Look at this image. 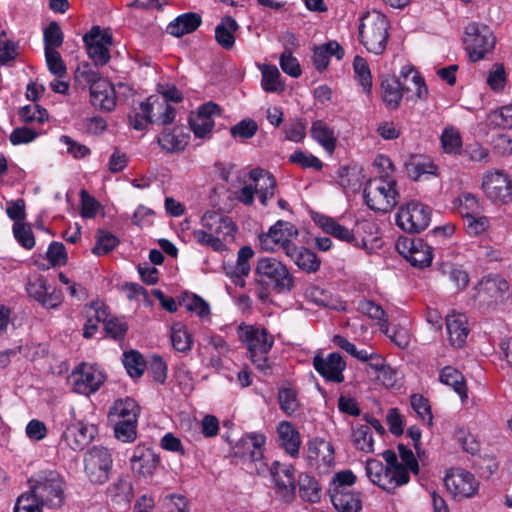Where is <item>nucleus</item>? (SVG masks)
<instances>
[{
  "instance_id": "f257e3e1",
  "label": "nucleus",
  "mask_w": 512,
  "mask_h": 512,
  "mask_svg": "<svg viewBox=\"0 0 512 512\" xmlns=\"http://www.w3.org/2000/svg\"><path fill=\"white\" fill-rule=\"evenodd\" d=\"M253 285L257 299L265 303L272 292L290 294L296 286V281L286 264L276 257L264 256L257 259Z\"/></svg>"
},
{
  "instance_id": "f03ea898",
  "label": "nucleus",
  "mask_w": 512,
  "mask_h": 512,
  "mask_svg": "<svg viewBox=\"0 0 512 512\" xmlns=\"http://www.w3.org/2000/svg\"><path fill=\"white\" fill-rule=\"evenodd\" d=\"M201 224L203 229L192 232L194 240L218 252L226 249L224 241L227 237H233L236 232L233 220L217 211L205 212L201 218Z\"/></svg>"
},
{
  "instance_id": "7ed1b4c3",
  "label": "nucleus",
  "mask_w": 512,
  "mask_h": 512,
  "mask_svg": "<svg viewBox=\"0 0 512 512\" xmlns=\"http://www.w3.org/2000/svg\"><path fill=\"white\" fill-rule=\"evenodd\" d=\"M238 337L246 345L248 357L256 369L267 373L270 370L268 354L274 344V338L260 326L241 324Z\"/></svg>"
},
{
  "instance_id": "20e7f679",
  "label": "nucleus",
  "mask_w": 512,
  "mask_h": 512,
  "mask_svg": "<svg viewBox=\"0 0 512 512\" xmlns=\"http://www.w3.org/2000/svg\"><path fill=\"white\" fill-rule=\"evenodd\" d=\"M31 498L42 506L60 507L64 500L65 483L55 470H42L29 479Z\"/></svg>"
},
{
  "instance_id": "39448f33",
  "label": "nucleus",
  "mask_w": 512,
  "mask_h": 512,
  "mask_svg": "<svg viewBox=\"0 0 512 512\" xmlns=\"http://www.w3.org/2000/svg\"><path fill=\"white\" fill-rule=\"evenodd\" d=\"M389 22L386 16L378 11L365 14L359 26L361 43L376 55L382 54L389 39Z\"/></svg>"
},
{
  "instance_id": "423d86ee",
  "label": "nucleus",
  "mask_w": 512,
  "mask_h": 512,
  "mask_svg": "<svg viewBox=\"0 0 512 512\" xmlns=\"http://www.w3.org/2000/svg\"><path fill=\"white\" fill-rule=\"evenodd\" d=\"M366 205L374 211L387 213L399 201L396 181L384 177L370 179L363 191Z\"/></svg>"
},
{
  "instance_id": "0eeeda50",
  "label": "nucleus",
  "mask_w": 512,
  "mask_h": 512,
  "mask_svg": "<svg viewBox=\"0 0 512 512\" xmlns=\"http://www.w3.org/2000/svg\"><path fill=\"white\" fill-rule=\"evenodd\" d=\"M463 42L470 60L476 62L494 50L496 37L489 26L473 22L466 27Z\"/></svg>"
},
{
  "instance_id": "6e6552de",
  "label": "nucleus",
  "mask_w": 512,
  "mask_h": 512,
  "mask_svg": "<svg viewBox=\"0 0 512 512\" xmlns=\"http://www.w3.org/2000/svg\"><path fill=\"white\" fill-rule=\"evenodd\" d=\"M266 437L263 434H249L242 437L232 449V456L243 460L252 471L265 472L267 464L263 461Z\"/></svg>"
},
{
  "instance_id": "1a4fd4ad",
  "label": "nucleus",
  "mask_w": 512,
  "mask_h": 512,
  "mask_svg": "<svg viewBox=\"0 0 512 512\" xmlns=\"http://www.w3.org/2000/svg\"><path fill=\"white\" fill-rule=\"evenodd\" d=\"M431 208L419 201L412 200L402 205L396 216V224L403 231L411 234L424 231L431 222Z\"/></svg>"
},
{
  "instance_id": "9d476101",
  "label": "nucleus",
  "mask_w": 512,
  "mask_h": 512,
  "mask_svg": "<svg viewBox=\"0 0 512 512\" xmlns=\"http://www.w3.org/2000/svg\"><path fill=\"white\" fill-rule=\"evenodd\" d=\"M112 466V455L106 447L93 446L84 455V472L95 485L108 481Z\"/></svg>"
},
{
  "instance_id": "9b49d317",
  "label": "nucleus",
  "mask_w": 512,
  "mask_h": 512,
  "mask_svg": "<svg viewBox=\"0 0 512 512\" xmlns=\"http://www.w3.org/2000/svg\"><path fill=\"white\" fill-rule=\"evenodd\" d=\"M365 469L370 481L386 491L395 490L410 480V475L402 469L395 471L376 459H368Z\"/></svg>"
},
{
  "instance_id": "f8f14e48",
  "label": "nucleus",
  "mask_w": 512,
  "mask_h": 512,
  "mask_svg": "<svg viewBox=\"0 0 512 512\" xmlns=\"http://www.w3.org/2000/svg\"><path fill=\"white\" fill-rule=\"evenodd\" d=\"M298 236L297 227L288 221L278 220L272 225L268 232L261 233L259 238L260 247L266 252H274L276 246H281L286 253V249L289 246H295L292 244V240Z\"/></svg>"
},
{
  "instance_id": "ddd939ff",
  "label": "nucleus",
  "mask_w": 512,
  "mask_h": 512,
  "mask_svg": "<svg viewBox=\"0 0 512 512\" xmlns=\"http://www.w3.org/2000/svg\"><path fill=\"white\" fill-rule=\"evenodd\" d=\"M75 392L90 395L96 392L105 381L104 373L95 365L81 363L69 376Z\"/></svg>"
},
{
  "instance_id": "4468645a",
  "label": "nucleus",
  "mask_w": 512,
  "mask_h": 512,
  "mask_svg": "<svg viewBox=\"0 0 512 512\" xmlns=\"http://www.w3.org/2000/svg\"><path fill=\"white\" fill-rule=\"evenodd\" d=\"M396 249L414 267L425 268L432 263V248L422 239L400 237Z\"/></svg>"
},
{
  "instance_id": "2eb2a0df",
  "label": "nucleus",
  "mask_w": 512,
  "mask_h": 512,
  "mask_svg": "<svg viewBox=\"0 0 512 512\" xmlns=\"http://www.w3.org/2000/svg\"><path fill=\"white\" fill-rule=\"evenodd\" d=\"M83 42L87 48L89 57L95 65L103 66L110 59L109 46L112 45V35L108 31H102L99 26H93L83 36Z\"/></svg>"
},
{
  "instance_id": "dca6fc26",
  "label": "nucleus",
  "mask_w": 512,
  "mask_h": 512,
  "mask_svg": "<svg viewBox=\"0 0 512 512\" xmlns=\"http://www.w3.org/2000/svg\"><path fill=\"white\" fill-rule=\"evenodd\" d=\"M482 188L486 196L495 203L508 204L512 202V181L503 172L487 173L483 178Z\"/></svg>"
},
{
  "instance_id": "f3484780",
  "label": "nucleus",
  "mask_w": 512,
  "mask_h": 512,
  "mask_svg": "<svg viewBox=\"0 0 512 512\" xmlns=\"http://www.w3.org/2000/svg\"><path fill=\"white\" fill-rule=\"evenodd\" d=\"M270 475L276 494L286 502L292 501L296 491L294 467L275 461L270 468Z\"/></svg>"
},
{
  "instance_id": "a211bd4d",
  "label": "nucleus",
  "mask_w": 512,
  "mask_h": 512,
  "mask_svg": "<svg viewBox=\"0 0 512 512\" xmlns=\"http://www.w3.org/2000/svg\"><path fill=\"white\" fill-rule=\"evenodd\" d=\"M444 483L452 497L459 500L473 497L478 491V482L474 475L464 469L448 473Z\"/></svg>"
},
{
  "instance_id": "6ab92c4d",
  "label": "nucleus",
  "mask_w": 512,
  "mask_h": 512,
  "mask_svg": "<svg viewBox=\"0 0 512 512\" xmlns=\"http://www.w3.org/2000/svg\"><path fill=\"white\" fill-rule=\"evenodd\" d=\"M316 372L327 382L342 383L346 362L338 352H332L327 356L316 354L312 361Z\"/></svg>"
},
{
  "instance_id": "aec40b11",
  "label": "nucleus",
  "mask_w": 512,
  "mask_h": 512,
  "mask_svg": "<svg viewBox=\"0 0 512 512\" xmlns=\"http://www.w3.org/2000/svg\"><path fill=\"white\" fill-rule=\"evenodd\" d=\"M96 434L95 425L76 421L66 427L61 438L73 451H82L94 440Z\"/></svg>"
},
{
  "instance_id": "412c9836",
  "label": "nucleus",
  "mask_w": 512,
  "mask_h": 512,
  "mask_svg": "<svg viewBox=\"0 0 512 512\" xmlns=\"http://www.w3.org/2000/svg\"><path fill=\"white\" fill-rule=\"evenodd\" d=\"M26 289L30 297L47 309L57 308L63 301L62 292L55 288L51 289L42 276L29 281Z\"/></svg>"
},
{
  "instance_id": "4be33fe9",
  "label": "nucleus",
  "mask_w": 512,
  "mask_h": 512,
  "mask_svg": "<svg viewBox=\"0 0 512 512\" xmlns=\"http://www.w3.org/2000/svg\"><path fill=\"white\" fill-rule=\"evenodd\" d=\"M220 114V108L214 102L202 104L196 114L189 118V125L194 135L198 138L207 137L213 130L215 123L213 116Z\"/></svg>"
},
{
  "instance_id": "5701e85b",
  "label": "nucleus",
  "mask_w": 512,
  "mask_h": 512,
  "mask_svg": "<svg viewBox=\"0 0 512 512\" xmlns=\"http://www.w3.org/2000/svg\"><path fill=\"white\" fill-rule=\"evenodd\" d=\"M254 256V251L250 246H243L237 252V259L234 264L224 265V272L232 283L244 288L246 286L245 278L250 274V260Z\"/></svg>"
},
{
  "instance_id": "b1692460",
  "label": "nucleus",
  "mask_w": 512,
  "mask_h": 512,
  "mask_svg": "<svg viewBox=\"0 0 512 512\" xmlns=\"http://www.w3.org/2000/svg\"><path fill=\"white\" fill-rule=\"evenodd\" d=\"M133 472L142 477H149L154 474L159 463V456L146 445H137L130 458Z\"/></svg>"
},
{
  "instance_id": "393cba45",
  "label": "nucleus",
  "mask_w": 512,
  "mask_h": 512,
  "mask_svg": "<svg viewBox=\"0 0 512 512\" xmlns=\"http://www.w3.org/2000/svg\"><path fill=\"white\" fill-rule=\"evenodd\" d=\"M117 96L114 85L107 79L98 80L90 89L91 104L105 112L112 111L116 106Z\"/></svg>"
},
{
  "instance_id": "a878e982",
  "label": "nucleus",
  "mask_w": 512,
  "mask_h": 512,
  "mask_svg": "<svg viewBox=\"0 0 512 512\" xmlns=\"http://www.w3.org/2000/svg\"><path fill=\"white\" fill-rule=\"evenodd\" d=\"M307 458L315 468H327L334 462V447L324 439L314 438L308 443Z\"/></svg>"
},
{
  "instance_id": "bb28decb",
  "label": "nucleus",
  "mask_w": 512,
  "mask_h": 512,
  "mask_svg": "<svg viewBox=\"0 0 512 512\" xmlns=\"http://www.w3.org/2000/svg\"><path fill=\"white\" fill-rule=\"evenodd\" d=\"M400 84L405 94L414 93L415 99L426 100L428 97V88L420 73L412 66L405 65L400 71Z\"/></svg>"
},
{
  "instance_id": "cd10ccee",
  "label": "nucleus",
  "mask_w": 512,
  "mask_h": 512,
  "mask_svg": "<svg viewBox=\"0 0 512 512\" xmlns=\"http://www.w3.org/2000/svg\"><path fill=\"white\" fill-rule=\"evenodd\" d=\"M313 220L315 224L320 227L326 234H329L334 238L340 241H344L348 244H352L357 247L360 246V243L357 241L354 233L347 227L341 225L334 218L324 214L316 213L313 216Z\"/></svg>"
},
{
  "instance_id": "c85d7f7f",
  "label": "nucleus",
  "mask_w": 512,
  "mask_h": 512,
  "mask_svg": "<svg viewBox=\"0 0 512 512\" xmlns=\"http://www.w3.org/2000/svg\"><path fill=\"white\" fill-rule=\"evenodd\" d=\"M140 110L146 115V117H155L154 122L166 125L174 121L176 111L175 109L165 101H160L158 97L151 96L147 101L140 104Z\"/></svg>"
},
{
  "instance_id": "c756f323",
  "label": "nucleus",
  "mask_w": 512,
  "mask_h": 512,
  "mask_svg": "<svg viewBox=\"0 0 512 512\" xmlns=\"http://www.w3.org/2000/svg\"><path fill=\"white\" fill-rule=\"evenodd\" d=\"M276 432L280 447L291 457H298L302 440L295 426L289 421H281Z\"/></svg>"
},
{
  "instance_id": "7c9ffc66",
  "label": "nucleus",
  "mask_w": 512,
  "mask_h": 512,
  "mask_svg": "<svg viewBox=\"0 0 512 512\" xmlns=\"http://www.w3.org/2000/svg\"><path fill=\"white\" fill-rule=\"evenodd\" d=\"M446 330L449 343L455 348L463 347L469 334L466 315L461 313L449 314L446 318Z\"/></svg>"
},
{
  "instance_id": "2f4dec72",
  "label": "nucleus",
  "mask_w": 512,
  "mask_h": 512,
  "mask_svg": "<svg viewBox=\"0 0 512 512\" xmlns=\"http://www.w3.org/2000/svg\"><path fill=\"white\" fill-rule=\"evenodd\" d=\"M302 271L315 273L320 269L321 260L308 248L289 246L285 253Z\"/></svg>"
},
{
  "instance_id": "473e14b6",
  "label": "nucleus",
  "mask_w": 512,
  "mask_h": 512,
  "mask_svg": "<svg viewBox=\"0 0 512 512\" xmlns=\"http://www.w3.org/2000/svg\"><path fill=\"white\" fill-rule=\"evenodd\" d=\"M140 407L135 400L127 397L119 399L114 402L108 413V420L110 423H117L120 421H138Z\"/></svg>"
},
{
  "instance_id": "72a5a7b5",
  "label": "nucleus",
  "mask_w": 512,
  "mask_h": 512,
  "mask_svg": "<svg viewBox=\"0 0 512 512\" xmlns=\"http://www.w3.org/2000/svg\"><path fill=\"white\" fill-rule=\"evenodd\" d=\"M331 501L339 512H360L362 509L361 494L351 489L330 490Z\"/></svg>"
},
{
  "instance_id": "f704fd0d",
  "label": "nucleus",
  "mask_w": 512,
  "mask_h": 512,
  "mask_svg": "<svg viewBox=\"0 0 512 512\" xmlns=\"http://www.w3.org/2000/svg\"><path fill=\"white\" fill-rule=\"evenodd\" d=\"M83 313L87 320L83 327V336L87 339L94 336L98 330V324L105 321L107 312L105 305L99 301L84 306Z\"/></svg>"
},
{
  "instance_id": "c9c22d12",
  "label": "nucleus",
  "mask_w": 512,
  "mask_h": 512,
  "mask_svg": "<svg viewBox=\"0 0 512 512\" xmlns=\"http://www.w3.org/2000/svg\"><path fill=\"white\" fill-rule=\"evenodd\" d=\"M188 135L181 128L164 129L158 136L161 148L169 153L180 152L188 144Z\"/></svg>"
},
{
  "instance_id": "e433bc0d",
  "label": "nucleus",
  "mask_w": 512,
  "mask_h": 512,
  "mask_svg": "<svg viewBox=\"0 0 512 512\" xmlns=\"http://www.w3.org/2000/svg\"><path fill=\"white\" fill-rule=\"evenodd\" d=\"M201 22L202 19L199 14L192 12L185 13L169 23L166 31L172 36L181 37L194 32L200 26Z\"/></svg>"
},
{
  "instance_id": "4c0bfd02",
  "label": "nucleus",
  "mask_w": 512,
  "mask_h": 512,
  "mask_svg": "<svg viewBox=\"0 0 512 512\" xmlns=\"http://www.w3.org/2000/svg\"><path fill=\"white\" fill-rule=\"evenodd\" d=\"M336 56L337 59H341L344 55L343 48L336 42L330 41L321 46L315 47L313 53V64L318 71H323L327 68L330 57Z\"/></svg>"
},
{
  "instance_id": "58836bf2",
  "label": "nucleus",
  "mask_w": 512,
  "mask_h": 512,
  "mask_svg": "<svg viewBox=\"0 0 512 512\" xmlns=\"http://www.w3.org/2000/svg\"><path fill=\"white\" fill-rule=\"evenodd\" d=\"M239 25L231 16H225L215 28V39L217 43L224 49L229 50L235 43V32Z\"/></svg>"
},
{
  "instance_id": "ea45409f",
  "label": "nucleus",
  "mask_w": 512,
  "mask_h": 512,
  "mask_svg": "<svg viewBox=\"0 0 512 512\" xmlns=\"http://www.w3.org/2000/svg\"><path fill=\"white\" fill-rule=\"evenodd\" d=\"M381 87L383 102L389 109L396 110L400 106L401 100L405 95L404 90H402L400 80L395 77L386 78L382 81Z\"/></svg>"
},
{
  "instance_id": "a19ab883",
  "label": "nucleus",
  "mask_w": 512,
  "mask_h": 512,
  "mask_svg": "<svg viewBox=\"0 0 512 512\" xmlns=\"http://www.w3.org/2000/svg\"><path fill=\"white\" fill-rule=\"evenodd\" d=\"M311 137L324 147L329 153H332L336 147V137L332 128L323 120H316L311 126Z\"/></svg>"
},
{
  "instance_id": "79ce46f5",
  "label": "nucleus",
  "mask_w": 512,
  "mask_h": 512,
  "mask_svg": "<svg viewBox=\"0 0 512 512\" xmlns=\"http://www.w3.org/2000/svg\"><path fill=\"white\" fill-rule=\"evenodd\" d=\"M439 380L443 384L451 386L462 401L467 399L466 381L460 371L454 367L446 366L441 370Z\"/></svg>"
},
{
  "instance_id": "37998d69",
  "label": "nucleus",
  "mask_w": 512,
  "mask_h": 512,
  "mask_svg": "<svg viewBox=\"0 0 512 512\" xmlns=\"http://www.w3.org/2000/svg\"><path fill=\"white\" fill-rule=\"evenodd\" d=\"M358 310L368 318L377 321L381 331L388 333V317L379 304L372 300L363 299L359 301Z\"/></svg>"
},
{
  "instance_id": "c03bdc74",
  "label": "nucleus",
  "mask_w": 512,
  "mask_h": 512,
  "mask_svg": "<svg viewBox=\"0 0 512 512\" xmlns=\"http://www.w3.org/2000/svg\"><path fill=\"white\" fill-rule=\"evenodd\" d=\"M435 166L420 155H411L405 163L406 174L413 180H418L423 174H433Z\"/></svg>"
},
{
  "instance_id": "a18cd8bd",
  "label": "nucleus",
  "mask_w": 512,
  "mask_h": 512,
  "mask_svg": "<svg viewBox=\"0 0 512 512\" xmlns=\"http://www.w3.org/2000/svg\"><path fill=\"white\" fill-rule=\"evenodd\" d=\"M352 443L360 451L365 453L374 452V440L371 427L366 424L357 425L352 431Z\"/></svg>"
},
{
  "instance_id": "49530a36",
  "label": "nucleus",
  "mask_w": 512,
  "mask_h": 512,
  "mask_svg": "<svg viewBox=\"0 0 512 512\" xmlns=\"http://www.w3.org/2000/svg\"><path fill=\"white\" fill-rule=\"evenodd\" d=\"M170 337L175 350L183 353L191 350L193 345L192 336L188 333L186 326L181 322L172 325Z\"/></svg>"
},
{
  "instance_id": "de8ad7c7",
  "label": "nucleus",
  "mask_w": 512,
  "mask_h": 512,
  "mask_svg": "<svg viewBox=\"0 0 512 512\" xmlns=\"http://www.w3.org/2000/svg\"><path fill=\"white\" fill-rule=\"evenodd\" d=\"M364 179L362 169L358 167L343 168L339 174V184L347 191H358Z\"/></svg>"
},
{
  "instance_id": "09e8293b",
  "label": "nucleus",
  "mask_w": 512,
  "mask_h": 512,
  "mask_svg": "<svg viewBox=\"0 0 512 512\" xmlns=\"http://www.w3.org/2000/svg\"><path fill=\"white\" fill-rule=\"evenodd\" d=\"M261 86L266 92H280L284 90V84L281 81V74L276 66H263Z\"/></svg>"
},
{
  "instance_id": "8fccbe9b",
  "label": "nucleus",
  "mask_w": 512,
  "mask_h": 512,
  "mask_svg": "<svg viewBox=\"0 0 512 512\" xmlns=\"http://www.w3.org/2000/svg\"><path fill=\"white\" fill-rule=\"evenodd\" d=\"M454 203L462 218L470 215H479L482 212V207L477 197L468 192L460 194Z\"/></svg>"
},
{
  "instance_id": "3c124183",
  "label": "nucleus",
  "mask_w": 512,
  "mask_h": 512,
  "mask_svg": "<svg viewBox=\"0 0 512 512\" xmlns=\"http://www.w3.org/2000/svg\"><path fill=\"white\" fill-rule=\"evenodd\" d=\"M299 493L300 496L311 503H316L320 500V486L317 480L307 474L299 476Z\"/></svg>"
},
{
  "instance_id": "603ef678",
  "label": "nucleus",
  "mask_w": 512,
  "mask_h": 512,
  "mask_svg": "<svg viewBox=\"0 0 512 512\" xmlns=\"http://www.w3.org/2000/svg\"><path fill=\"white\" fill-rule=\"evenodd\" d=\"M355 78L361 85L363 91L367 94L372 89V75L367 61L360 56H356L353 61Z\"/></svg>"
},
{
  "instance_id": "864d4df0",
  "label": "nucleus",
  "mask_w": 512,
  "mask_h": 512,
  "mask_svg": "<svg viewBox=\"0 0 512 512\" xmlns=\"http://www.w3.org/2000/svg\"><path fill=\"white\" fill-rule=\"evenodd\" d=\"M278 403L280 409L288 416L293 415L300 406L296 390L290 387H281L279 389Z\"/></svg>"
},
{
  "instance_id": "5fc2aeb1",
  "label": "nucleus",
  "mask_w": 512,
  "mask_h": 512,
  "mask_svg": "<svg viewBox=\"0 0 512 512\" xmlns=\"http://www.w3.org/2000/svg\"><path fill=\"white\" fill-rule=\"evenodd\" d=\"M43 39L45 51L57 50V48L62 46L64 34L61 30L60 25L56 21L50 22L48 26L44 29Z\"/></svg>"
},
{
  "instance_id": "6e6d98bb",
  "label": "nucleus",
  "mask_w": 512,
  "mask_h": 512,
  "mask_svg": "<svg viewBox=\"0 0 512 512\" xmlns=\"http://www.w3.org/2000/svg\"><path fill=\"white\" fill-rule=\"evenodd\" d=\"M102 79L103 78L100 76L99 72L92 69L88 63L79 65L74 73L75 83L79 87H89V90L98 80Z\"/></svg>"
},
{
  "instance_id": "4d7b16f0",
  "label": "nucleus",
  "mask_w": 512,
  "mask_h": 512,
  "mask_svg": "<svg viewBox=\"0 0 512 512\" xmlns=\"http://www.w3.org/2000/svg\"><path fill=\"white\" fill-rule=\"evenodd\" d=\"M123 364L128 374L133 378H139L145 371V361L142 355L135 350L124 353Z\"/></svg>"
},
{
  "instance_id": "13d9d810",
  "label": "nucleus",
  "mask_w": 512,
  "mask_h": 512,
  "mask_svg": "<svg viewBox=\"0 0 512 512\" xmlns=\"http://www.w3.org/2000/svg\"><path fill=\"white\" fill-rule=\"evenodd\" d=\"M441 144L448 154H460L462 149V138L460 132L453 128H445L441 135Z\"/></svg>"
},
{
  "instance_id": "bf43d9fd",
  "label": "nucleus",
  "mask_w": 512,
  "mask_h": 512,
  "mask_svg": "<svg viewBox=\"0 0 512 512\" xmlns=\"http://www.w3.org/2000/svg\"><path fill=\"white\" fill-rule=\"evenodd\" d=\"M119 240L113 234L106 231H98L96 235V245L92 249V253L101 256L108 254L117 247Z\"/></svg>"
},
{
  "instance_id": "052dcab7",
  "label": "nucleus",
  "mask_w": 512,
  "mask_h": 512,
  "mask_svg": "<svg viewBox=\"0 0 512 512\" xmlns=\"http://www.w3.org/2000/svg\"><path fill=\"white\" fill-rule=\"evenodd\" d=\"M258 131V124L251 118H246L230 128V134L235 139H250Z\"/></svg>"
},
{
  "instance_id": "680f3d73",
  "label": "nucleus",
  "mask_w": 512,
  "mask_h": 512,
  "mask_svg": "<svg viewBox=\"0 0 512 512\" xmlns=\"http://www.w3.org/2000/svg\"><path fill=\"white\" fill-rule=\"evenodd\" d=\"M13 236L25 249L31 250L35 246V238L32 228L26 222L13 224Z\"/></svg>"
},
{
  "instance_id": "e2e57ef3",
  "label": "nucleus",
  "mask_w": 512,
  "mask_h": 512,
  "mask_svg": "<svg viewBox=\"0 0 512 512\" xmlns=\"http://www.w3.org/2000/svg\"><path fill=\"white\" fill-rule=\"evenodd\" d=\"M137 423L138 421H120L117 423H110L114 427L115 437L125 443H131L137 438Z\"/></svg>"
},
{
  "instance_id": "0e129e2a",
  "label": "nucleus",
  "mask_w": 512,
  "mask_h": 512,
  "mask_svg": "<svg viewBox=\"0 0 512 512\" xmlns=\"http://www.w3.org/2000/svg\"><path fill=\"white\" fill-rule=\"evenodd\" d=\"M46 259L53 267L66 265L68 255L64 244L56 241L51 242L46 252Z\"/></svg>"
},
{
  "instance_id": "69168bd1",
  "label": "nucleus",
  "mask_w": 512,
  "mask_h": 512,
  "mask_svg": "<svg viewBox=\"0 0 512 512\" xmlns=\"http://www.w3.org/2000/svg\"><path fill=\"white\" fill-rule=\"evenodd\" d=\"M19 117L21 121L25 123L32 121L43 123L48 119V112L45 108H42L38 104H31L26 105L19 110Z\"/></svg>"
},
{
  "instance_id": "338daca9",
  "label": "nucleus",
  "mask_w": 512,
  "mask_h": 512,
  "mask_svg": "<svg viewBox=\"0 0 512 512\" xmlns=\"http://www.w3.org/2000/svg\"><path fill=\"white\" fill-rule=\"evenodd\" d=\"M466 232L470 236H477L485 232L489 227V219L485 216L470 215L463 218Z\"/></svg>"
},
{
  "instance_id": "774afa93",
  "label": "nucleus",
  "mask_w": 512,
  "mask_h": 512,
  "mask_svg": "<svg viewBox=\"0 0 512 512\" xmlns=\"http://www.w3.org/2000/svg\"><path fill=\"white\" fill-rule=\"evenodd\" d=\"M45 58L48 70L58 78H63L67 74L66 65L57 50L45 51Z\"/></svg>"
}]
</instances>
